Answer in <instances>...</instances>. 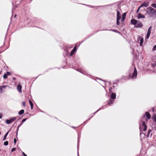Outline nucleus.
Masks as SVG:
<instances>
[{"instance_id":"obj_1","label":"nucleus","mask_w":156,"mask_h":156,"mask_svg":"<svg viewBox=\"0 0 156 156\" xmlns=\"http://www.w3.org/2000/svg\"><path fill=\"white\" fill-rule=\"evenodd\" d=\"M147 13L149 16L152 17L154 15L156 16V11L151 7H149L147 9Z\"/></svg>"},{"instance_id":"obj_2","label":"nucleus","mask_w":156,"mask_h":156,"mask_svg":"<svg viewBox=\"0 0 156 156\" xmlns=\"http://www.w3.org/2000/svg\"><path fill=\"white\" fill-rule=\"evenodd\" d=\"M140 131H146L147 129V126L146 125L145 122L142 121L140 123Z\"/></svg>"},{"instance_id":"obj_3","label":"nucleus","mask_w":156,"mask_h":156,"mask_svg":"<svg viewBox=\"0 0 156 156\" xmlns=\"http://www.w3.org/2000/svg\"><path fill=\"white\" fill-rule=\"evenodd\" d=\"M140 40V46H142L143 43L144 41V39L141 36H138V41H139Z\"/></svg>"},{"instance_id":"obj_4","label":"nucleus","mask_w":156,"mask_h":156,"mask_svg":"<svg viewBox=\"0 0 156 156\" xmlns=\"http://www.w3.org/2000/svg\"><path fill=\"white\" fill-rule=\"evenodd\" d=\"M16 119V118L15 117H13L10 119L9 120H6V123L8 124H9L10 123L12 122L13 121L15 120Z\"/></svg>"},{"instance_id":"obj_5","label":"nucleus","mask_w":156,"mask_h":156,"mask_svg":"<svg viewBox=\"0 0 156 156\" xmlns=\"http://www.w3.org/2000/svg\"><path fill=\"white\" fill-rule=\"evenodd\" d=\"M137 73L136 71V69L135 67H134V71L133 73V75L131 77V78L132 79H135L137 76Z\"/></svg>"},{"instance_id":"obj_6","label":"nucleus","mask_w":156,"mask_h":156,"mask_svg":"<svg viewBox=\"0 0 156 156\" xmlns=\"http://www.w3.org/2000/svg\"><path fill=\"white\" fill-rule=\"evenodd\" d=\"M143 26V24L140 21L137 22L135 26V27L137 28H141Z\"/></svg>"},{"instance_id":"obj_7","label":"nucleus","mask_w":156,"mask_h":156,"mask_svg":"<svg viewBox=\"0 0 156 156\" xmlns=\"http://www.w3.org/2000/svg\"><path fill=\"white\" fill-rule=\"evenodd\" d=\"M145 17V16L140 13H139L137 16V18L138 19H140V18H144Z\"/></svg>"},{"instance_id":"obj_8","label":"nucleus","mask_w":156,"mask_h":156,"mask_svg":"<svg viewBox=\"0 0 156 156\" xmlns=\"http://www.w3.org/2000/svg\"><path fill=\"white\" fill-rule=\"evenodd\" d=\"M137 22V21L134 19H132L131 20V23L135 26Z\"/></svg>"},{"instance_id":"obj_9","label":"nucleus","mask_w":156,"mask_h":156,"mask_svg":"<svg viewBox=\"0 0 156 156\" xmlns=\"http://www.w3.org/2000/svg\"><path fill=\"white\" fill-rule=\"evenodd\" d=\"M22 87L20 84H18L17 87V89L19 92H22Z\"/></svg>"},{"instance_id":"obj_10","label":"nucleus","mask_w":156,"mask_h":156,"mask_svg":"<svg viewBox=\"0 0 156 156\" xmlns=\"http://www.w3.org/2000/svg\"><path fill=\"white\" fill-rule=\"evenodd\" d=\"M76 51V47L75 46L73 50L71 51L70 53V55L72 56L74 52Z\"/></svg>"},{"instance_id":"obj_11","label":"nucleus","mask_w":156,"mask_h":156,"mask_svg":"<svg viewBox=\"0 0 156 156\" xmlns=\"http://www.w3.org/2000/svg\"><path fill=\"white\" fill-rule=\"evenodd\" d=\"M126 13H124L123 14L122 16V18L121 20L122 22L124 21V20H125V19L126 18Z\"/></svg>"},{"instance_id":"obj_12","label":"nucleus","mask_w":156,"mask_h":156,"mask_svg":"<svg viewBox=\"0 0 156 156\" xmlns=\"http://www.w3.org/2000/svg\"><path fill=\"white\" fill-rule=\"evenodd\" d=\"M145 115H146V116H147V118L148 119H150L151 118V115L148 112H146L145 113Z\"/></svg>"},{"instance_id":"obj_13","label":"nucleus","mask_w":156,"mask_h":156,"mask_svg":"<svg viewBox=\"0 0 156 156\" xmlns=\"http://www.w3.org/2000/svg\"><path fill=\"white\" fill-rule=\"evenodd\" d=\"M116 98V94L115 93H112L111 95V98L112 99H115Z\"/></svg>"},{"instance_id":"obj_14","label":"nucleus","mask_w":156,"mask_h":156,"mask_svg":"<svg viewBox=\"0 0 156 156\" xmlns=\"http://www.w3.org/2000/svg\"><path fill=\"white\" fill-rule=\"evenodd\" d=\"M121 17L120 16H117V24H119V20L120 19Z\"/></svg>"},{"instance_id":"obj_15","label":"nucleus","mask_w":156,"mask_h":156,"mask_svg":"<svg viewBox=\"0 0 156 156\" xmlns=\"http://www.w3.org/2000/svg\"><path fill=\"white\" fill-rule=\"evenodd\" d=\"M152 119L156 123V114L153 115Z\"/></svg>"},{"instance_id":"obj_16","label":"nucleus","mask_w":156,"mask_h":156,"mask_svg":"<svg viewBox=\"0 0 156 156\" xmlns=\"http://www.w3.org/2000/svg\"><path fill=\"white\" fill-rule=\"evenodd\" d=\"M9 133V131H8L4 135V137L3 138V140H5L6 139V137Z\"/></svg>"},{"instance_id":"obj_17","label":"nucleus","mask_w":156,"mask_h":156,"mask_svg":"<svg viewBox=\"0 0 156 156\" xmlns=\"http://www.w3.org/2000/svg\"><path fill=\"white\" fill-rule=\"evenodd\" d=\"M29 102L31 106V109H32L33 107V103L32 101L30 100H29Z\"/></svg>"},{"instance_id":"obj_18","label":"nucleus","mask_w":156,"mask_h":156,"mask_svg":"<svg viewBox=\"0 0 156 156\" xmlns=\"http://www.w3.org/2000/svg\"><path fill=\"white\" fill-rule=\"evenodd\" d=\"M24 112V110H21L19 112V115H22L23 114Z\"/></svg>"},{"instance_id":"obj_19","label":"nucleus","mask_w":156,"mask_h":156,"mask_svg":"<svg viewBox=\"0 0 156 156\" xmlns=\"http://www.w3.org/2000/svg\"><path fill=\"white\" fill-rule=\"evenodd\" d=\"M151 29H152V27L151 26L148 29L147 33H149V34H151Z\"/></svg>"},{"instance_id":"obj_20","label":"nucleus","mask_w":156,"mask_h":156,"mask_svg":"<svg viewBox=\"0 0 156 156\" xmlns=\"http://www.w3.org/2000/svg\"><path fill=\"white\" fill-rule=\"evenodd\" d=\"M148 3H144L143 4H142V5H141V7H142L143 6H144L145 7H147V6L148 5Z\"/></svg>"},{"instance_id":"obj_21","label":"nucleus","mask_w":156,"mask_h":156,"mask_svg":"<svg viewBox=\"0 0 156 156\" xmlns=\"http://www.w3.org/2000/svg\"><path fill=\"white\" fill-rule=\"evenodd\" d=\"M150 34H150L147 33V34L146 37L147 39H148L149 38Z\"/></svg>"},{"instance_id":"obj_22","label":"nucleus","mask_w":156,"mask_h":156,"mask_svg":"<svg viewBox=\"0 0 156 156\" xmlns=\"http://www.w3.org/2000/svg\"><path fill=\"white\" fill-rule=\"evenodd\" d=\"M7 75L6 74V73H5L4 74L3 77L4 79H6L7 78Z\"/></svg>"},{"instance_id":"obj_23","label":"nucleus","mask_w":156,"mask_h":156,"mask_svg":"<svg viewBox=\"0 0 156 156\" xmlns=\"http://www.w3.org/2000/svg\"><path fill=\"white\" fill-rule=\"evenodd\" d=\"M8 144V141H6L4 143V144L5 146H7Z\"/></svg>"},{"instance_id":"obj_24","label":"nucleus","mask_w":156,"mask_h":156,"mask_svg":"<svg viewBox=\"0 0 156 156\" xmlns=\"http://www.w3.org/2000/svg\"><path fill=\"white\" fill-rule=\"evenodd\" d=\"M151 6L155 8H156V4H152L151 5Z\"/></svg>"},{"instance_id":"obj_25","label":"nucleus","mask_w":156,"mask_h":156,"mask_svg":"<svg viewBox=\"0 0 156 156\" xmlns=\"http://www.w3.org/2000/svg\"><path fill=\"white\" fill-rule=\"evenodd\" d=\"M151 131V130H148V133H147V136H149V135L150 134Z\"/></svg>"},{"instance_id":"obj_26","label":"nucleus","mask_w":156,"mask_h":156,"mask_svg":"<svg viewBox=\"0 0 156 156\" xmlns=\"http://www.w3.org/2000/svg\"><path fill=\"white\" fill-rule=\"evenodd\" d=\"M153 50L154 51H155L156 50V45H155L153 47Z\"/></svg>"},{"instance_id":"obj_27","label":"nucleus","mask_w":156,"mask_h":156,"mask_svg":"<svg viewBox=\"0 0 156 156\" xmlns=\"http://www.w3.org/2000/svg\"><path fill=\"white\" fill-rule=\"evenodd\" d=\"M6 74L7 76L10 75H11V73L10 72H8L6 73Z\"/></svg>"},{"instance_id":"obj_28","label":"nucleus","mask_w":156,"mask_h":156,"mask_svg":"<svg viewBox=\"0 0 156 156\" xmlns=\"http://www.w3.org/2000/svg\"><path fill=\"white\" fill-rule=\"evenodd\" d=\"M112 101H111V100L110 101V102L108 103V105H111V104H112Z\"/></svg>"},{"instance_id":"obj_29","label":"nucleus","mask_w":156,"mask_h":156,"mask_svg":"<svg viewBox=\"0 0 156 156\" xmlns=\"http://www.w3.org/2000/svg\"><path fill=\"white\" fill-rule=\"evenodd\" d=\"M16 150V148H13L11 150V151L13 152L15 151Z\"/></svg>"},{"instance_id":"obj_30","label":"nucleus","mask_w":156,"mask_h":156,"mask_svg":"<svg viewBox=\"0 0 156 156\" xmlns=\"http://www.w3.org/2000/svg\"><path fill=\"white\" fill-rule=\"evenodd\" d=\"M1 86L2 87V89L3 88H5L6 87H7V86L4 85V86Z\"/></svg>"},{"instance_id":"obj_31","label":"nucleus","mask_w":156,"mask_h":156,"mask_svg":"<svg viewBox=\"0 0 156 156\" xmlns=\"http://www.w3.org/2000/svg\"><path fill=\"white\" fill-rule=\"evenodd\" d=\"M26 119H23L22 120V123L23 122H25L26 120Z\"/></svg>"},{"instance_id":"obj_32","label":"nucleus","mask_w":156,"mask_h":156,"mask_svg":"<svg viewBox=\"0 0 156 156\" xmlns=\"http://www.w3.org/2000/svg\"><path fill=\"white\" fill-rule=\"evenodd\" d=\"M0 93H2V87L1 86H0Z\"/></svg>"},{"instance_id":"obj_33","label":"nucleus","mask_w":156,"mask_h":156,"mask_svg":"<svg viewBox=\"0 0 156 156\" xmlns=\"http://www.w3.org/2000/svg\"><path fill=\"white\" fill-rule=\"evenodd\" d=\"M119 14H120V12L118 11H117V16H119Z\"/></svg>"},{"instance_id":"obj_34","label":"nucleus","mask_w":156,"mask_h":156,"mask_svg":"<svg viewBox=\"0 0 156 156\" xmlns=\"http://www.w3.org/2000/svg\"><path fill=\"white\" fill-rule=\"evenodd\" d=\"M14 144H15L16 143V139H14Z\"/></svg>"},{"instance_id":"obj_35","label":"nucleus","mask_w":156,"mask_h":156,"mask_svg":"<svg viewBox=\"0 0 156 156\" xmlns=\"http://www.w3.org/2000/svg\"><path fill=\"white\" fill-rule=\"evenodd\" d=\"M22 104L24 106H25V102H23Z\"/></svg>"},{"instance_id":"obj_36","label":"nucleus","mask_w":156,"mask_h":156,"mask_svg":"<svg viewBox=\"0 0 156 156\" xmlns=\"http://www.w3.org/2000/svg\"><path fill=\"white\" fill-rule=\"evenodd\" d=\"M141 7V6H140V7L138 8V10H137V12H138L139 11V10H140V8Z\"/></svg>"},{"instance_id":"obj_37","label":"nucleus","mask_w":156,"mask_h":156,"mask_svg":"<svg viewBox=\"0 0 156 156\" xmlns=\"http://www.w3.org/2000/svg\"><path fill=\"white\" fill-rule=\"evenodd\" d=\"M23 154L24 156H27L26 154H25L23 152Z\"/></svg>"},{"instance_id":"obj_38","label":"nucleus","mask_w":156,"mask_h":156,"mask_svg":"<svg viewBox=\"0 0 156 156\" xmlns=\"http://www.w3.org/2000/svg\"><path fill=\"white\" fill-rule=\"evenodd\" d=\"M2 114L0 113V119H1L2 118Z\"/></svg>"},{"instance_id":"obj_39","label":"nucleus","mask_w":156,"mask_h":156,"mask_svg":"<svg viewBox=\"0 0 156 156\" xmlns=\"http://www.w3.org/2000/svg\"><path fill=\"white\" fill-rule=\"evenodd\" d=\"M113 31H115V32H117V30H113Z\"/></svg>"},{"instance_id":"obj_40","label":"nucleus","mask_w":156,"mask_h":156,"mask_svg":"<svg viewBox=\"0 0 156 156\" xmlns=\"http://www.w3.org/2000/svg\"><path fill=\"white\" fill-rule=\"evenodd\" d=\"M77 70L79 71H80V69H77Z\"/></svg>"},{"instance_id":"obj_41","label":"nucleus","mask_w":156,"mask_h":156,"mask_svg":"<svg viewBox=\"0 0 156 156\" xmlns=\"http://www.w3.org/2000/svg\"><path fill=\"white\" fill-rule=\"evenodd\" d=\"M22 123H21V124H20L19 126H20H20H21L22 125Z\"/></svg>"},{"instance_id":"obj_42","label":"nucleus","mask_w":156,"mask_h":156,"mask_svg":"<svg viewBox=\"0 0 156 156\" xmlns=\"http://www.w3.org/2000/svg\"><path fill=\"white\" fill-rule=\"evenodd\" d=\"M19 127H20V126H19L17 128V129H19Z\"/></svg>"},{"instance_id":"obj_43","label":"nucleus","mask_w":156,"mask_h":156,"mask_svg":"<svg viewBox=\"0 0 156 156\" xmlns=\"http://www.w3.org/2000/svg\"><path fill=\"white\" fill-rule=\"evenodd\" d=\"M19 127H20V126H19L17 128V129H19Z\"/></svg>"},{"instance_id":"obj_44","label":"nucleus","mask_w":156,"mask_h":156,"mask_svg":"<svg viewBox=\"0 0 156 156\" xmlns=\"http://www.w3.org/2000/svg\"><path fill=\"white\" fill-rule=\"evenodd\" d=\"M2 72V71H0V74H1V73Z\"/></svg>"},{"instance_id":"obj_45","label":"nucleus","mask_w":156,"mask_h":156,"mask_svg":"<svg viewBox=\"0 0 156 156\" xmlns=\"http://www.w3.org/2000/svg\"><path fill=\"white\" fill-rule=\"evenodd\" d=\"M145 120H146L147 121V119H146V118H145Z\"/></svg>"},{"instance_id":"obj_46","label":"nucleus","mask_w":156,"mask_h":156,"mask_svg":"<svg viewBox=\"0 0 156 156\" xmlns=\"http://www.w3.org/2000/svg\"><path fill=\"white\" fill-rule=\"evenodd\" d=\"M145 117V115H144V117H143V119H144V117Z\"/></svg>"},{"instance_id":"obj_47","label":"nucleus","mask_w":156,"mask_h":156,"mask_svg":"<svg viewBox=\"0 0 156 156\" xmlns=\"http://www.w3.org/2000/svg\"><path fill=\"white\" fill-rule=\"evenodd\" d=\"M16 15L15 16V17H16Z\"/></svg>"}]
</instances>
